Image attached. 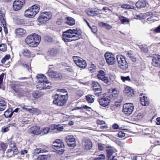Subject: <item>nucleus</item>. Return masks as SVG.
<instances>
[{
    "label": "nucleus",
    "mask_w": 160,
    "mask_h": 160,
    "mask_svg": "<svg viewBox=\"0 0 160 160\" xmlns=\"http://www.w3.org/2000/svg\"><path fill=\"white\" fill-rule=\"evenodd\" d=\"M33 114L38 115L41 113V111L38 109L36 108H33Z\"/></svg>",
    "instance_id": "nucleus-51"
},
{
    "label": "nucleus",
    "mask_w": 160,
    "mask_h": 160,
    "mask_svg": "<svg viewBox=\"0 0 160 160\" xmlns=\"http://www.w3.org/2000/svg\"><path fill=\"white\" fill-rule=\"evenodd\" d=\"M39 129L40 128L39 126H33L28 129V133L35 135H38L40 134Z\"/></svg>",
    "instance_id": "nucleus-15"
},
{
    "label": "nucleus",
    "mask_w": 160,
    "mask_h": 160,
    "mask_svg": "<svg viewBox=\"0 0 160 160\" xmlns=\"http://www.w3.org/2000/svg\"><path fill=\"white\" fill-rule=\"evenodd\" d=\"M40 8L39 5H33L25 11L24 15L27 18H33L39 12Z\"/></svg>",
    "instance_id": "nucleus-5"
},
{
    "label": "nucleus",
    "mask_w": 160,
    "mask_h": 160,
    "mask_svg": "<svg viewBox=\"0 0 160 160\" xmlns=\"http://www.w3.org/2000/svg\"><path fill=\"white\" fill-rule=\"evenodd\" d=\"M140 101L141 103L143 106H146L147 105V102L145 101V98H143V97L140 98Z\"/></svg>",
    "instance_id": "nucleus-46"
},
{
    "label": "nucleus",
    "mask_w": 160,
    "mask_h": 160,
    "mask_svg": "<svg viewBox=\"0 0 160 160\" xmlns=\"http://www.w3.org/2000/svg\"><path fill=\"white\" fill-rule=\"evenodd\" d=\"M6 108V103L3 98H0V111L4 110Z\"/></svg>",
    "instance_id": "nucleus-25"
},
{
    "label": "nucleus",
    "mask_w": 160,
    "mask_h": 160,
    "mask_svg": "<svg viewBox=\"0 0 160 160\" xmlns=\"http://www.w3.org/2000/svg\"><path fill=\"white\" fill-rule=\"evenodd\" d=\"M119 19L122 23L124 24H127L129 23V21L127 18L124 17L120 16L119 17Z\"/></svg>",
    "instance_id": "nucleus-32"
},
{
    "label": "nucleus",
    "mask_w": 160,
    "mask_h": 160,
    "mask_svg": "<svg viewBox=\"0 0 160 160\" xmlns=\"http://www.w3.org/2000/svg\"><path fill=\"white\" fill-rule=\"evenodd\" d=\"M56 129L58 131H61L63 130V127L62 126L58 127V126H57V127H56Z\"/></svg>",
    "instance_id": "nucleus-62"
},
{
    "label": "nucleus",
    "mask_w": 160,
    "mask_h": 160,
    "mask_svg": "<svg viewBox=\"0 0 160 160\" xmlns=\"http://www.w3.org/2000/svg\"><path fill=\"white\" fill-rule=\"evenodd\" d=\"M22 53L23 55L25 56L29 57L30 55V51L27 48L23 49Z\"/></svg>",
    "instance_id": "nucleus-39"
},
{
    "label": "nucleus",
    "mask_w": 160,
    "mask_h": 160,
    "mask_svg": "<svg viewBox=\"0 0 160 160\" xmlns=\"http://www.w3.org/2000/svg\"><path fill=\"white\" fill-rule=\"evenodd\" d=\"M50 128L48 127L44 128L40 130V134L42 135L47 134L50 131Z\"/></svg>",
    "instance_id": "nucleus-35"
},
{
    "label": "nucleus",
    "mask_w": 160,
    "mask_h": 160,
    "mask_svg": "<svg viewBox=\"0 0 160 160\" xmlns=\"http://www.w3.org/2000/svg\"><path fill=\"white\" fill-rule=\"evenodd\" d=\"M89 70L91 73L94 72L96 70V67L93 64H92L89 68Z\"/></svg>",
    "instance_id": "nucleus-44"
},
{
    "label": "nucleus",
    "mask_w": 160,
    "mask_h": 160,
    "mask_svg": "<svg viewBox=\"0 0 160 160\" xmlns=\"http://www.w3.org/2000/svg\"><path fill=\"white\" fill-rule=\"evenodd\" d=\"M22 65L23 66L24 68H27V69L29 71H30V70H31V68H29V65H28V64H23Z\"/></svg>",
    "instance_id": "nucleus-57"
},
{
    "label": "nucleus",
    "mask_w": 160,
    "mask_h": 160,
    "mask_svg": "<svg viewBox=\"0 0 160 160\" xmlns=\"http://www.w3.org/2000/svg\"><path fill=\"white\" fill-rule=\"evenodd\" d=\"M92 86L93 91L95 92L94 94L97 96L99 97L102 94V88L99 83L97 82H93Z\"/></svg>",
    "instance_id": "nucleus-10"
},
{
    "label": "nucleus",
    "mask_w": 160,
    "mask_h": 160,
    "mask_svg": "<svg viewBox=\"0 0 160 160\" xmlns=\"http://www.w3.org/2000/svg\"><path fill=\"white\" fill-rule=\"evenodd\" d=\"M13 149V150H12L13 153L15 155L17 154L18 152V150L16 146L15 148H14Z\"/></svg>",
    "instance_id": "nucleus-58"
},
{
    "label": "nucleus",
    "mask_w": 160,
    "mask_h": 160,
    "mask_svg": "<svg viewBox=\"0 0 160 160\" xmlns=\"http://www.w3.org/2000/svg\"><path fill=\"white\" fill-rule=\"evenodd\" d=\"M127 56L128 57L130 58L133 62H136V59L132 54L128 53Z\"/></svg>",
    "instance_id": "nucleus-45"
},
{
    "label": "nucleus",
    "mask_w": 160,
    "mask_h": 160,
    "mask_svg": "<svg viewBox=\"0 0 160 160\" xmlns=\"http://www.w3.org/2000/svg\"><path fill=\"white\" fill-rule=\"evenodd\" d=\"M51 156L50 154H42L40 155L37 158V160H50Z\"/></svg>",
    "instance_id": "nucleus-24"
},
{
    "label": "nucleus",
    "mask_w": 160,
    "mask_h": 160,
    "mask_svg": "<svg viewBox=\"0 0 160 160\" xmlns=\"http://www.w3.org/2000/svg\"><path fill=\"white\" fill-rule=\"evenodd\" d=\"M97 152H95L94 154L96 155L98 157L94 158L93 160H105V156L104 154H101L100 155H97Z\"/></svg>",
    "instance_id": "nucleus-31"
},
{
    "label": "nucleus",
    "mask_w": 160,
    "mask_h": 160,
    "mask_svg": "<svg viewBox=\"0 0 160 160\" xmlns=\"http://www.w3.org/2000/svg\"><path fill=\"white\" fill-rule=\"evenodd\" d=\"M104 57L107 63L110 65H114L116 62V59L114 55L110 52H106L104 54Z\"/></svg>",
    "instance_id": "nucleus-8"
},
{
    "label": "nucleus",
    "mask_w": 160,
    "mask_h": 160,
    "mask_svg": "<svg viewBox=\"0 0 160 160\" xmlns=\"http://www.w3.org/2000/svg\"><path fill=\"white\" fill-rule=\"evenodd\" d=\"M53 103L54 104L58 106H63L66 103L68 100V94L67 93L65 94H56L54 96Z\"/></svg>",
    "instance_id": "nucleus-3"
},
{
    "label": "nucleus",
    "mask_w": 160,
    "mask_h": 160,
    "mask_svg": "<svg viewBox=\"0 0 160 160\" xmlns=\"http://www.w3.org/2000/svg\"><path fill=\"white\" fill-rule=\"evenodd\" d=\"M41 36L34 33L28 35L25 39L26 42L30 47H34L37 46L41 41Z\"/></svg>",
    "instance_id": "nucleus-2"
},
{
    "label": "nucleus",
    "mask_w": 160,
    "mask_h": 160,
    "mask_svg": "<svg viewBox=\"0 0 160 160\" xmlns=\"http://www.w3.org/2000/svg\"><path fill=\"white\" fill-rule=\"evenodd\" d=\"M121 79L123 82H125L126 81H131V79L129 76L127 77L122 76L121 77Z\"/></svg>",
    "instance_id": "nucleus-49"
},
{
    "label": "nucleus",
    "mask_w": 160,
    "mask_h": 160,
    "mask_svg": "<svg viewBox=\"0 0 160 160\" xmlns=\"http://www.w3.org/2000/svg\"><path fill=\"white\" fill-rule=\"evenodd\" d=\"M25 3V0H15L13 4V8L14 10L18 11L20 10Z\"/></svg>",
    "instance_id": "nucleus-11"
},
{
    "label": "nucleus",
    "mask_w": 160,
    "mask_h": 160,
    "mask_svg": "<svg viewBox=\"0 0 160 160\" xmlns=\"http://www.w3.org/2000/svg\"><path fill=\"white\" fill-rule=\"evenodd\" d=\"M52 12H44L42 13L38 18V20L41 24L49 20L52 17Z\"/></svg>",
    "instance_id": "nucleus-7"
},
{
    "label": "nucleus",
    "mask_w": 160,
    "mask_h": 160,
    "mask_svg": "<svg viewBox=\"0 0 160 160\" xmlns=\"http://www.w3.org/2000/svg\"><path fill=\"white\" fill-rule=\"evenodd\" d=\"M104 145L101 144H98V149L102 151L103 150V149L104 148Z\"/></svg>",
    "instance_id": "nucleus-55"
},
{
    "label": "nucleus",
    "mask_w": 160,
    "mask_h": 160,
    "mask_svg": "<svg viewBox=\"0 0 160 160\" xmlns=\"http://www.w3.org/2000/svg\"><path fill=\"white\" fill-rule=\"evenodd\" d=\"M118 96L117 94L113 93L107 96H103L102 98H98V101L100 105L103 107H106L109 105L110 102V99L112 98L115 99Z\"/></svg>",
    "instance_id": "nucleus-6"
},
{
    "label": "nucleus",
    "mask_w": 160,
    "mask_h": 160,
    "mask_svg": "<svg viewBox=\"0 0 160 160\" xmlns=\"http://www.w3.org/2000/svg\"><path fill=\"white\" fill-rule=\"evenodd\" d=\"M32 95L33 98H38L41 96V94L38 91H37L33 92Z\"/></svg>",
    "instance_id": "nucleus-41"
},
{
    "label": "nucleus",
    "mask_w": 160,
    "mask_h": 160,
    "mask_svg": "<svg viewBox=\"0 0 160 160\" xmlns=\"http://www.w3.org/2000/svg\"><path fill=\"white\" fill-rule=\"evenodd\" d=\"M11 56L9 54L6 55L4 58L1 60V62L2 64H4L6 61L8 60L10 58Z\"/></svg>",
    "instance_id": "nucleus-40"
},
{
    "label": "nucleus",
    "mask_w": 160,
    "mask_h": 160,
    "mask_svg": "<svg viewBox=\"0 0 160 160\" xmlns=\"http://www.w3.org/2000/svg\"><path fill=\"white\" fill-rule=\"evenodd\" d=\"M87 12L88 15L91 16H95L100 14L98 10L96 8H88Z\"/></svg>",
    "instance_id": "nucleus-16"
},
{
    "label": "nucleus",
    "mask_w": 160,
    "mask_h": 160,
    "mask_svg": "<svg viewBox=\"0 0 160 160\" xmlns=\"http://www.w3.org/2000/svg\"><path fill=\"white\" fill-rule=\"evenodd\" d=\"M90 28L91 29L93 33H95L97 32V28L96 26H92Z\"/></svg>",
    "instance_id": "nucleus-52"
},
{
    "label": "nucleus",
    "mask_w": 160,
    "mask_h": 160,
    "mask_svg": "<svg viewBox=\"0 0 160 160\" xmlns=\"http://www.w3.org/2000/svg\"><path fill=\"white\" fill-rule=\"evenodd\" d=\"M60 51L59 49L53 48L50 49L48 52L51 56L55 57L59 53Z\"/></svg>",
    "instance_id": "nucleus-20"
},
{
    "label": "nucleus",
    "mask_w": 160,
    "mask_h": 160,
    "mask_svg": "<svg viewBox=\"0 0 160 160\" xmlns=\"http://www.w3.org/2000/svg\"><path fill=\"white\" fill-rule=\"evenodd\" d=\"M117 59L118 65H120V63L126 61L124 57L122 55H117Z\"/></svg>",
    "instance_id": "nucleus-27"
},
{
    "label": "nucleus",
    "mask_w": 160,
    "mask_h": 160,
    "mask_svg": "<svg viewBox=\"0 0 160 160\" xmlns=\"http://www.w3.org/2000/svg\"><path fill=\"white\" fill-rule=\"evenodd\" d=\"M15 32L17 35L21 36L25 34L26 31L22 28H18L15 30Z\"/></svg>",
    "instance_id": "nucleus-26"
},
{
    "label": "nucleus",
    "mask_w": 160,
    "mask_h": 160,
    "mask_svg": "<svg viewBox=\"0 0 160 160\" xmlns=\"http://www.w3.org/2000/svg\"><path fill=\"white\" fill-rule=\"evenodd\" d=\"M82 145V148L86 150H90L92 147V143L90 140L85 138L83 139Z\"/></svg>",
    "instance_id": "nucleus-13"
},
{
    "label": "nucleus",
    "mask_w": 160,
    "mask_h": 160,
    "mask_svg": "<svg viewBox=\"0 0 160 160\" xmlns=\"http://www.w3.org/2000/svg\"><path fill=\"white\" fill-rule=\"evenodd\" d=\"M7 49V45L5 44H1L0 45V51L5 52Z\"/></svg>",
    "instance_id": "nucleus-42"
},
{
    "label": "nucleus",
    "mask_w": 160,
    "mask_h": 160,
    "mask_svg": "<svg viewBox=\"0 0 160 160\" xmlns=\"http://www.w3.org/2000/svg\"><path fill=\"white\" fill-rule=\"evenodd\" d=\"M65 141L69 147L73 148L76 146L75 138L72 135L67 136Z\"/></svg>",
    "instance_id": "nucleus-12"
},
{
    "label": "nucleus",
    "mask_w": 160,
    "mask_h": 160,
    "mask_svg": "<svg viewBox=\"0 0 160 160\" xmlns=\"http://www.w3.org/2000/svg\"><path fill=\"white\" fill-rule=\"evenodd\" d=\"M147 2L145 0H141L138 1L135 4L136 6L138 8H141L145 7L146 5Z\"/></svg>",
    "instance_id": "nucleus-21"
},
{
    "label": "nucleus",
    "mask_w": 160,
    "mask_h": 160,
    "mask_svg": "<svg viewBox=\"0 0 160 160\" xmlns=\"http://www.w3.org/2000/svg\"><path fill=\"white\" fill-rule=\"evenodd\" d=\"M154 31L156 33L160 32V25Z\"/></svg>",
    "instance_id": "nucleus-63"
},
{
    "label": "nucleus",
    "mask_w": 160,
    "mask_h": 160,
    "mask_svg": "<svg viewBox=\"0 0 160 160\" xmlns=\"http://www.w3.org/2000/svg\"><path fill=\"white\" fill-rule=\"evenodd\" d=\"M52 66V65H49V69L48 70V72L47 73V74L48 75L49 77L51 78H53V77L54 75V71H52V70L50 69V67Z\"/></svg>",
    "instance_id": "nucleus-37"
},
{
    "label": "nucleus",
    "mask_w": 160,
    "mask_h": 160,
    "mask_svg": "<svg viewBox=\"0 0 160 160\" xmlns=\"http://www.w3.org/2000/svg\"><path fill=\"white\" fill-rule=\"evenodd\" d=\"M5 10L3 8H1L0 9V22L2 25H5L6 24L5 20Z\"/></svg>",
    "instance_id": "nucleus-18"
},
{
    "label": "nucleus",
    "mask_w": 160,
    "mask_h": 160,
    "mask_svg": "<svg viewBox=\"0 0 160 160\" xmlns=\"http://www.w3.org/2000/svg\"><path fill=\"white\" fill-rule=\"evenodd\" d=\"M125 135V133L122 131L119 132L118 134V137L119 138H122Z\"/></svg>",
    "instance_id": "nucleus-54"
},
{
    "label": "nucleus",
    "mask_w": 160,
    "mask_h": 160,
    "mask_svg": "<svg viewBox=\"0 0 160 160\" xmlns=\"http://www.w3.org/2000/svg\"><path fill=\"white\" fill-rule=\"evenodd\" d=\"M40 148H37L35 149L34 151V155L36 154H39L40 153Z\"/></svg>",
    "instance_id": "nucleus-60"
},
{
    "label": "nucleus",
    "mask_w": 160,
    "mask_h": 160,
    "mask_svg": "<svg viewBox=\"0 0 160 160\" xmlns=\"http://www.w3.org/2000/svg\"><path fill=\"white\" fill-rule=\"evenodd\" d=\"M13 114L12 109L11 108L8 109L4 112V115L6 118H10Z\"/></svg>",
    "instance_id": "nucleus-28"
},
{
    "label": "nucleus",
    "mask_w": 160,
    "mask_h": 160,
    "mask_svg": "<svg viewBox=\"0 0 160 160\" xmlns=\"http://www.w3.org/2000/svg\"><path fill=\"white\" fill-rule=\"evenodd\" d=\"M87 64L86 61L83 59L81 60V68H84L87 66Z\"/></svg>",
    "instance_id": "nucleus-43"
},
{
    "label": "nucleus",
    "mask_w": 160,
    "mask_h": 160,
    "mask_svg": "<svg viewBox=\"0 0 160 160\" xmlns=\"http://www.w3.org/2000/svg\"><path fill=\"white\" fill-rule=\"evenodd\" d=\"M65 23L70 26H72L75 24V20L74 18L68 17L66 18Z\"/></svg>",
    "instance_id": "nucleus-23"
},
{
    "label": "nucleus",
    "mask_w": 160,
    "mask_h": 160,
    "mask_svg": "<svg viewBox=\"0 0 160 160\" xmlns=\"http://www.w3.org/2000/svg\"><path fill=\"white\" fill-rule=\"evenodd\" d=\"M152 64L155 67L160 68V62L155 58H153L152 59Z\"/></svg>",
    "instance_id": "nucleus-29"
},
{
    "label": "nucleus",
    "mask_w": 160,
    "mask_h": 160,
    "mask_svg": "<svg viewBox=\"0 0 160 160\" xmlns=\"http://www.w3.org/2000/svg\"><path fill=\"white\" fill-rule=\"evenodd\" d=\"M99 25L101 27H104L108 29H110L112 27L107 23H104L102 22H98Z\"/></svg>",
    "instance_id": "nucleus-34"
},
{
    "label": "nucleus",
    "mask_w": 160,
    "mask_h": 160,
    "mask_svg": "<svg viewBox=\"0 0 160 160\" xmlns=\"http://www.w3.org/2000/svg\"><path fill=\"white\" fill-rule=\"evenodd\" d=\"M33 108H23V109L24 111H27L28 112H30V113H32L33 115Z\"/></svg>",
    "instance_id": "nucleus-47"
},
{
    "label": "nucleus",
    "mask_w": 160,
    "mask_h": 160,
    "mask_svg": "<svg viewBox=\"0 0 160 160\" xmlns=\"http://www.w3.org/2000/svg\"><path fill=\"white\" fill-rule=\"evenodd\" d=\"M52 148L55 152L59 155L62 154L64 151V146L62 141L60 139L56 140L53 143Z\"/></svg>",
    "instance_id": "nucleus-4"
},
{
    "label": "nucleus",
    "mask_w": 160,
    "mask_h": 160,
    "mask_svg": "<svg viewBox=\"0 0 160 160\" xmlns=\"http://www.w3.org/2000/svg\"><path fill=\"white\" fill-rule=\"evenodd\" d=\"M87 102L89 103H92L94 101V96L88 94L85 96Z\"/></svg>",
    "instance_id": "nucleus-30"
},
{
    "label": "nucleus",
    "mask_w": 160,
    "mask_h": 160,
    "mask_svg": "<svg viewBox=\"0 0 160 160\" xmlns=\"http://www.w3.org/2000/svg\"><path fill=\"white\" fill-rule=\"evenodd\" d=\"M63 19H62V18H60L57 21V24L58 25H60L63 22Z\"/></svg>",
    "instance_id": "nucleus-64"
},
{
    "label": "nucleus",
    "mask_w": 160,
    "mask_h": 160,
    "mask_svg": "<svg viewBox=\"0 0 160 160\" xmlns=\"http://www.w3.org/2000/svg\"><path fill=\"white\" fill-rule=\"evenodd\" d=\"M4 77V74L2 73L0 75V88H2V82L3 80Z\"/></svg>",
    "instance_id": "nucleus-50"
},
{
    "label": "nucleus",
    "mask_w": 160,
    "mask_h": 160,
    "mask_svg": "<svg viewBox=\"0 0 160 160\" xmlns=\"http://www.w3.org/2000/svg\"><path fill=\"white\" fill-rule=\"evenodd\" d=\"M107 149H106V151L107 153L108 158L112 156L113 153L116 152L117 151L115 148L111 146L107 147Z\"/></svg>",
    "instance_id": "nucleus-19"
},
{
    "label": "nucleus",
    "mask_w": 160,
    "mask_h": 160,
    "mask_svg": "<svg viewBox=\"0 0 160 160\" xmlns=\"http://www.w3.org/2000/svg\"><path fill=\"white\" fill-rule=\"evenodd\" d=\"M121 7L124 8L131 9L135 10L136 9L135 7L133 6H131L129 4H123L121 6Z\"/></svg>",
    "instance_id": "nucleus-38"
},
{
    "label": "nucleus",
    "mask_w": 160,
    "mask_h": 160,
    "mask_svg": "<svg viewBox=\"0 0 160 160\" xmlns=\"http://www.w3.org/2000/svg\"><path fill=\"white\" fill-rule=\"evenodd\" d=\"M91 109V108L90 107L87 105L82 106L81 107V112H83L86 111H90Z\"/></svg>",
    "instance_id": "nucleus-36"
},
{
    "label": "nucleus",
    "mask_w": 160,
    "mask_h": 160,
    "mask_svg": "<svg viewBox=\"0 0 160 160\" xmlns=\"http://www.w3.org/2000/svg\"><path fill=\"white\" fill-rule=\"evenodd\" d=\"M29 121V120H28L23 119L22 120L21 123L23 124H26L28 123Z\"/></svg>",
    "instance_id": "nucleus-56"
},
{
    "label": "nucleus",
    "mask_w": 160,
    "mask_h": 160,
    "mask_svg": "<svg viewBox=\"0 0 160 160\" xmlns=\"http://www.w3.org/2000/svg\"><path fill=\"white\" fill-rule=\"evenodd\" d=\"M134 110V106L131 103L125 104L123 107V111L125 114L130 115L132 114Z\"/></svg>",
    "instance_id": "nucleus-9"
},
{
    "label": "nucleus",
    "mask_w": 160,
    "mask_h": 160,
    "mask_svg": "<svg viewBox=\"0 0 160 160\" xmlns=\"http://www.w3.org/2000/svg\"><path fill=\"white\" fill-rule=\"evenodd\" d=\"M57 91H59L60 92H62L63 93H65L66 94L67 93L68 94V93H67V91L65 89H58L57 90Z\"/></svg>",
    "instance_id": "nucleus-61"
},
{
    "label": "nucleus",
    "mask_w": 160,
    "mask_h": 160,
    "mask_svg": "<svg viewBox=\"0 0 160 160\" xmlns=\"http://www.w3.org/2000/svg\"><path fill=\"white\" fill-rule=\"evenodd\" d=\"M139 48L142 51L145 52H148V48L147 47L141 45L140 46Z\"/></svg>",
    "instance_id": "nucleus-48"
},
{
    "label": "nucleus",
    "mask_w": 160,
    "mask_h": 160,
    "mask_svg": "<svg viewBox=\"0 0 160 160\" xmlns=\"http://www.w3.org/2000/svg\"><path fill=\"white\" fill-rule=\"evenodd\" d=\"M119 67L123 70H126L128 68V63L126 61L120 63V65H118Z\"/></svg>",
    "instance_id": "nucleus-33"
},
{
    "label": "nucleus",
    "mask_w": 160,
    "mask_h": 160,
    "mask_svg": "<svg viewBox=\"0 0 160 160\" xmlns=\"http://www.w3.org/2000/svg\"><path fill=\"white\" fill-rule=\"evenodd\" d=\"M97 77L106 84H108L109 82L108 78L105 76V73L103 71H99Z\"/></svg>",
    "instance_id": "nucleus-14"
},
{
    "label": "nucleus",
    "mask_w": 160,
    "mask_h": 160,
    "mask_svg": "<svg viewBox=\"0 0 160 160\" xmlns=\"http://www.w3.org/2000/svg\"><path fill=\"white\" fill-rule=\"evenodd\" d=\"M108 160H117V159L116 158L115 156L112 155V156L108 158Z\"/></svg>",
    "instance_id": "nucleus-59"
},
{
    "label": "nucleus",
    "mask_w": 160,
    "mask_h": 160,
    "mask_svg": "<svg viewBox=\"0 0 160 160\" xmlns=\"http://www.w3.org/2000/svg\"><path fill=\"white\" fill-rule=\"evenodd\" d=\"M38 79V83H48V81L46 80V77L44 75H39L38 74L36 76Z\"/></svg>",
    "instance_id": "nucleus-17"
},
{
    "label": "nucleus",
    "mask_w": 160,
    "mask_h": 160,
    "mask_svg": "<svg viewBox=\"0 0 160 160\" xmlns=\"http://www.w3.org/2000/svg\"><path fill=\"white\" fill-rule=\"evenodd\" d=\"M74 29H69L64 32L62 34V40L65 42H70L78 39L79 35Z\"/></svg>",
    "instance_id": "nucleus-1"
},
{
    "label": "nucleus",
    "mask_w": 160,
    "mask_h": 160,
    "mask_svg": "<svg viewBox=\"0 0 160 160\" xmlns=\"http://www.w3.org/2000/svg\"><path fill=\"white\" fill-rule=\"evenodd\" d=\"M124 93L126 96L130 97L134 95L133 90L129 87H127L125 88Z\"/></svg>",
    "instance_id": "nucleus-22"
},
{
    "label": "nucleus",
    "mask_w": 160,
    "mask_h": 160,
    "mask_svg": "<svg viewBox=\"0 0 160 160\" xmlns=\"http://www.w3.org/2000/svg\"><path fill=\"white\" fill-rule=\"evenodd\" d=\"M62 78V76L61 74L58 72H57L56 76L55 77V78L56 79H61Z\"/></svg>",
    "instance_id": "nucleus-53"
}]
</instances>
